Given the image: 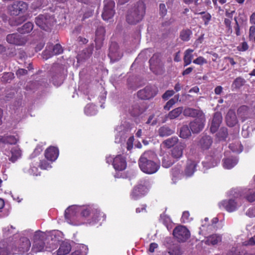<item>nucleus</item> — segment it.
Returning <instances> with one entry per match:
<instances>
[{
  "label": "nucleus",
  "instance_id": "3c124183",
  "mask_svg": "<svg viewBox=\"0 0 255 255\" xmlns=\"http://www.w3.org/2000/svg\"><path fill=\"white\" fill-rule=\"evenodd\" d=\"M229 147L232 151L237 153H240L243 148V146L238 142L230 144Z\"/></svg>",
  "mask_w": 255,
  "mask_h": 255
},
{
  "label": "nucleus",
  "instance_id": "8fccbe9b",
  "mask_svg": "<svg viewBox=\"0 0 255 255\" xmlns=\"http://www.w3.org/2000/svg\"><path fill=\"white\" fill-rule=\"evenodd\" d=\"M171 153L173 157L179 158L182 155L183 150L181 147L176 146L172 150Z\"/></svg>",
  "mask_w": 255,
  "mask_h": 255
},
{
  "label": "nucleus",
  "instance_id": "58836bf2",
  "mask_svg": "<svg viewBox=\"0 0 255 255\" xmlns=\"http://www.w3.org/2000/svg\"><path fill=\"white\" fill-rule=\"evenodd\" d=\"M235 12L234 11H232L231 12H229L228 11L226 12L225 15L226 16L228 17L225 18L224 19V24L226 27L228 28L229 31H231L232 32V29L231 26V21L233 18V13Z\"/></svg>",
  "mask_w": 255,
  "mask_h": 255
},
{
  "label": "nucleus",
  "instance_id": "f704fd0d",
  "mask_svg": "<svg viewBox=\"0 0 255 255\" xmlns=\"http://www.w3.org/2000/svg\"><path fill=\"white\" fill-rule=\"evenodd\" d=\"M129 112L132 116L137 117L143 112V110L140 108L138 104L135 103L132 105L129 109Z\"/></svg>",
  "mask_w": 255,
  "mask_h": 255
},
{
  "label": "nucleus",
  "instance_id": "4468645a",
  "mask_svg": "<svg viewBox=\"0 0 255 255\" xmlns=\"http://www.w3.org/2000/svg\"><path fill=\"white\" fill-rule=\"evenodd\" d=\"M6 39L8 43L16 45H23L27 41L25 37L17 33L8 34Z\"/></svg>",
  "mask_w": 255,
  "mask_h": 255
},
{
  "label": "nucleus",
  "instance_id": "0e129e2a",
  "mask_svg": "<svg viewBox=\"0 0 255 255\" xmlns=\"http://www.w3.org/2000/svg\"><path fill=\"white\" fill-rule=\"evenodd\" d=\"M134 141V137L130 136L128 139L127 142V148L128 150H131L133 147V143Z\"/></svg>",
  "mask_w": 255,
  "mask_h": 255
},
{
  "label": "nucleus",
  "instance_id": "338daca9",
  "mask_svg": "<svg viewBox=\"0 0 255 255\" xmlns=\"http://www.w3.org/2000/svg\"><path fill=\"white\" fill-rule=\"evenodd\" d=\"M27 73V71L25 69H19L16 72L17 76H23Z\"/></svg>",
  "mask_w": 255,
  "mask_h": 255
},
{
  "label": "nucleus",
  "instance_id": "7ed1b4c3",
  "mask_svg": "<svg viewBox=\"0 0 255 255\" xmlns=\"http://www.w3.org/2000/svg\"><path fill=\"white\" fill-rule=\"evenodd\" d=\"M45 233L41 231L35 232L34 235V243L32 247V251L34 253L44 252L45 251H50L48 248L45 246V243L43 239L45 238Z\"/></svg>",
  "mask_w": 255,
  "mask_h": 255
},
{
  "label": "nucleus",
  "instance_id": "49530a36",
  "mask_svg": "<svg viewBox=\"0 0 255 255\" xmlns=\"http://www.w3.org/2000/svg\"><path fill=\"white\" fill-rule=\"evenodd\" d=\"M179 95H176L174 96V98L169 100L164 106V109L169 111L171 107L179 100Z\"/></svg>",
  "mask_w": 255,
  "mask_h": 255
},
{
  "label": "nucleus",
  "instance_id": "2f4dec72",
  "mask_svg": "<svg viewBox=\"0 0 255 255\" xmlns=\"http://www.w3.org/2000/svg\"><path fill=\"white\" fill-rule=\"evenodd\" d=\"M33 29V24L31 22H27L18 27L17 30L19 33L24 34L30 33Z\"/></svg>",
  "mask_w": 255,
  "mask_h": 255
},
{
  "label": "nucleus",
  "instance_id": "20e7f679",
  "mask_svg": "<svg viewBox=\"0 0 255 255\" xmlns=\"http://www.w3.org/2000/svg\"><path fill=\"white\" fill-rule=\"evenodd\" d=\"M28 8V4L26 2L17 0L13 2L8 6V9L10 15L18 16L25 13Z\"/></svg>",
  "mask_w": 255,
  "mask_h": 255
},
{
  "label": "nucleus",
  "instance_id": "a18cd8bd",
  "mask_svg": "<svg viewBox=\"0 0 255 255\" xmlns=\"http://www.w3.org/2000/svg\"><path fill=\"white\" fill-rule=\"evenodd\" d=\"M161 221L163 224L166 226L168 230H170L172 228V222L169 216L165 214L160 216Z\"/></svg>",
  "mask_w": 255,
  "mask_h": 255
},
{
  "label": "nucleus",
  "instance_id": "4d7b16f0",
  "mask_svg": "<svg viewBox=\"0 0 255 255\" xmlns=\"http://www.w3.org/2000/svg\"><path fill=\"white\" fill-rule=\"evenodd\" d=\"M200 14H204L202 16V19L204 21L205 24H208L209 21L211 20V16L210 13H206L205 11H203L199 13Z\"/></svg>",
  "mask_w": 255,
  "mask_h": 255
},
{
  "label": "nucleus",
  "instance_id": "9b49d317",
  "mask_svg": "<svg viewBox=\"0 0 255 255\" xmlns=\"http://www.w3.org/2000/svg\"><path fill=\"white\" fill-rule=\"evenodd\" d=\"M148 190L146 182H144L143 184H139L132 190L130 194L131 198L133 200H137L145 195Z\"/></svg>",
  "mask_w": 255,
  "mask_h": 255
},
{
  "label": "nucleus",
  "instance_id": "aec40b11",
  "mask_svg": "<svg viewBox=\"0 0 255 255\" xmlns=\"http://www.w3.org/2000/svg\"><path fill=\"white\" fill-rule=\"evenodd\" d=\"M222 121V114L220 112H216L213 116V120L211 123L210 130L212 133L216 132Z\"/></svg>",
  "mask_w": 255,
  "mask_h": 255
},
{
  "label": "nucleus",
  "instance_id": "f3484780",
  "mask_svg": "<svg viewBox=\"0 0 255 255\" xmlns=\"http://www.w3.org/2000/svg\"><path fill=\"white\" fill-rule=\"evenodd\" d=\"M45 234L46 242L47 243L51 242L50 245L55 246L60 241L62 235V233L58 230H54Z\"/></svg>",
  "mask_w": 255,
  "mask_h": 255
},
{
  "label": "nucleus",
  "instance_id": "9d476101",
  "mask_svg": "<svg viewBox=\"0 0 255 255\" xmlns=\"http://www.w3.org/2000/svg\"><path fill=\"white\" fill-rule=\"evenodd\" d=\"M62 52L63 48L60 44H56L54 46L52 44H48L42 54L43 58L47 59L54 55H59Z\"/></svg>",
  "mask_w": 255,
  "mask_h": 255
},
{
  "label": "nucleus",
  "instance_id": "4c0bfd02",
  "mask_svg": "<svg viewBox=\"0 0 255 255\" xmlns=\"http://www.w3.org/2000/svg\"><path fill=\"white\" fill-rule=\"evenodd\" d=\"M192 34V32L190 29H183L180 32L179 37L183 41H188Z\"/></svg>",
  "mask_w": 255,
  "mask_h": 255
},
{
  "label": "nucleus",
  "instance_id": "774afa93",
  "mask_svg": "<svg viewBox=\"0 0 255 255\" xmlns=\"http://www.w3.org/2000/svg\"><path fill=\"white\" fill-rule=\"evenodd\" d=\"M246 215L249 217H255V209L253 208H250L246 212Z\"/></svg>",
  "mask_w": 255,
  "mask_h": 255
},
{
  "label": "nucleus",
  "instance_id": "e433bc0d",
  "mask_svg": "<svg viewBox=\"0 0 255 255\" xmlns=\"http://www.w3.org/2000/svg\"><path fill=\"white\" fill-rule=\"evenodd\" d=\"M174 130L166 126H162L158 129V133L160 136H167L172 134Z\"/></svg>",
  "mask_w": 255,
  "mask_h": 255
},
{
  "label": "nucleus",
  "instance_id": "c756f323",
  "mask_svg": "<svg viewBox=\"0 0 255 255\" xmlns=\"http://www.w3.org/2000/svg\"><path fill=\"white\" fill-rule=\"evenodd\" d=\"M197 164L196 160H188L185 170L187 176H190L193 174Z\"/></svg>",
  "mask_w": 255,
  "mask_h": 255
},
{
  "label": "nucleus",
  "instance_id": "cd10ccee",
  "mask_svg": "<svg viewBox=\"0 0 255 255\" xmlns=\"http://www.w3.org/2000/svg\"><path fill=\"white\" fill-rule=\"evenodd\" d=\"M249 107L243 105L240 107L237 110V115L242 120V122H245L248 118Z\"/></svg>",
  "mask_w": 255,
  "mask_h": 255
},
{
  "label": "nucleus",
  "instance_id": "680f3d73",
  "mask_svg": "<svg viewBox=\"0 0 255 255\" xmlns=\"http://www.w3.org/2000/svg\"><path fill=\"white\" fill-rule=\"evenodd\" d=\"M189 213L187 211H185L183 213L181 220L182 222L184 223H187L190 221V219L189 218Z\"/></svg>",
  "mask_w": 255,
  "mask_h": 255
},
{
  "label": "nucleus",
  "instance_id": "864d4df0",
  "mask_svg": "<svg viewBox=\"0 0 255 255\" xmlns=\"http://www.w3.org/2000/svg\"><path fill=\"white\" fill-rule=\"evenodd\" d=\"M54 161V160H41L40 163V168L42 169H48V168H50L51 166L50 164Z\"/></svg>",
  "mask_w": 255,
  "mask_h": 255
},
{
  "label": "nucleus",
  "instance_id": "052dcab7",
  "mask_svg": "<svg viewBox=\"0 0 255 255\" xmlns=\"http://www.w3.org/2000/svg\"><path fill=\"white\" fill-rule=\"evenodd\" d=\"M160 54L159 53H155L152 57L149 59V62L150 64L157 63L159 60Z\"/></svg>",
  "mask_w": 255,
  "mask_h": 255
},
{
  "label": "nucleus",
  "instance_id": "4be33fe9",
  "mask_svg": "<svg viewBox=\"0 0 255 255\" xmlns=\"http://www.w3.org/2000/svg\"><path fill=\"white\" fill-rule=\"evenodd\" d=\"M59 154V149L55 146H50L45 151L44 155L46 159H57Z\"/></svg>",
  "mask_w": 255,
  "mask_h": 255
},
{
  "label": "nucleus",
  "instance_id": "c9c22d12",
  "mask_svg": "<svg viewBox=\"0 0 255 255\" xmlns=\"http://www.w3.org/2000/svg\"><path fill=\"white\" fill-rule=\"evenodd\" d=\"M191 131L187 125H183L180 129L179 136L181 138L186 139L191 135Z\"/></svg>",
  "mask_w": 255,
  "mask_h": 255
},
{
  "label": "nucleus",
  "instance_id": "a19ab883",
  "mask_svg": "<svg viewBox=\"0 0 255 255\" xmlns=\"http://www.w3.org/2000/svg\"><path fill=\"white\" fill-rule=\"evenodd\" d=\"M14 74L12 72H4L0 77V81L2 83H10L14 78Z\"/></svg>",
  "mask_w": 255,
  "mask_h": 255
},
{
  "label": "nucleus",
  "instance_id": "6e6552de",
  "mask_svg": "<svg viewBox=\"0 0 255 255\" xmlns=\"http://www.w3.org/2000/svg\"><path fill=\"white\" fill-rule=\"evenodd\" d=\"M80 212H81V215L84 217H86L88 215H90L93 218L92 221L89 222V224H94L100 220V217L103 215L104 217V215L103 213H100L97 209L93 210L91 207H80Z\"/></svg>",
  "mask_w": 255,
  "mask_h": 255
},
{
  "label": "nucleus",
  "instance_id": "2eb2a0df",
  "mask_svg": "<svg viewBox=\"0 0 255 255\" xmlns=\"http://www.w3.org/2000/svg\"><path fill=\"white\" fill-rule=\"evenodd\" d=\"M205 117L196 118L189 124L190 128L193 133L200 132L204 127Z\"/></svg>",
  "mask_w": 255,
  "mask_h": 255
},
{
  "label": "nucleus",
  "instance_id": "09e8293b",
  "mask_svg": "<svg viewBox=\"0 0 255 255\" xmlns=\"http://www.w3.org/2000/svg\"><path fill=\"white\" fill-rule=\"evenodd\" d=\"M244 197L250 202L255 201V192L249 189L245 193Z\"/></svg>",
  "mask_w": 255,
  "mask_h": 255
},
{
  "label": "nucleus",
  "instance_id": "69168bd1",
  "mask_svg": "<svg viewBox=\"0 0 255 255\" xmlns=\"http://www.w3.org/2000/svg\"><path fill=\"white\" fill-rule=\"evenodd\" d=\"M245 246H255V235L251 238L248 241L243 243Z\"/></svg>",
  "mask_w": 255,
  "mask_h": 255
},
{
  "label": "nucleus",
  "instance_id": "c03bdc74",
  "mask_svg": "<svg viewBox=\"0 0 255 255\" xmlns=\"http://www.w3.org/2000/svg\"><path fill=\"white\" fill-rule=\"evenodd\" d=\"M178 138L177 136H172L164 140L163 143L168 148H171L174 146L178 142Z\"/></svg>",
  "mask_w": 255,
  "mask_h": 255
},
{
  "label": "nucleus",
  "instance_id": "423d86ee",
  "mask_svg": "<svg viewBox=\"0 0 255 255\" xmlns=\"http://www.w3.org/2000/svg\"><path fill=\"white\" fill-rule=\"evenodd\" d=\"M138 165L142 172L148 174L155 173L159 168V163L153 160H139Z\"/></svg>",
  "mask_w": 255,
  "mask_h": 255
},
{
  "label": "nucleus",
  "instance_id": "5fc2aeb1",
  "mask_svg": "<svg viewBox=\"0 0 255 255\" xmlns=\"http://www.w3.org/2000/svg\"><path fill=\"white\" fill-rule=\"evenodd\" d=\"M159 15L162 17H164L167 12V9L164 3H160L159 5Z\"/></svg>",
  "mask_w": 255,
  "mask_h": 255
},
{
  "label": "nucleus",
  "instance_id": "bf43d9fd",
  "mask_svg": "<svg viewBox=\"0 0 255 255\" xmlns=\"http://www.w3.org/2000/svg\"><path fill=\"white\" fill-rule=\"evenodd\" d=\"M14 254H16V253L13 250L10 252L7 249L0 248V255H12Z\"/></svg>",
  "mask_w": 255,
  "mask_h": 255
},
{
  "label": "nucleus",
  "instance_id": "37998d69",
  "mask_svg": "<svg viewBox=\"0 0 255 255\" xmlns=\"http://www.w3.org/2000/svg\"><path fill=\"white\" fill-rule=\"evenodd\" d=\"M218 164L217 160H203L202 162L203 169L204 172L208 169L217 166Z\"/></svg>",
  "mask_w": 255,
  "mask_h": 255
},
{
  "label": "nucleus",
  "instance_id": "7c9ffc66",
  "mask_svg": "<svg viewBox=\"0 0 255 255\" xmlns=\"http://www.w3.org/2000/svg\"><path fill=\"white\" fill-rule=\"evenodd\" d=\"M108 163H111L116 170L122 171L127 167L126 160H108Z\"/></svg>",
  "mask_w": 255,
  "mask_h": 255
},
{
  "label": "nucleus",
  "instance_id": "6e6d98bb",
  "mask_svg": "<svg viewBox=\"0 0 255 255\" xmlns=\"http://www.w3.org/2000/svg\"><path fill=\"white\" fill-rule=\"evenodd\" d=\"M193 62L197 65H202L204 64H206L207 61L203 57L199 56L194 59Z\"/></svg>",
  "mask_w": 255,
  "mask_h": 255
},
{
  "label": "nucleus",
  "instance_id": "393cba45",
  "mask_svg": "<svg viewBox=\"0 0 255 255\" xmlns=\"http://www.w3.org/2000/svg\"><path fill=\"white\" fill-rule=\"evenodd\" d=\"M226 122L228 126L233 127L238 123V120L235 112L233 110H230L226 117Z\"/></svg>",
  "mask_w": 255,
  "mask_h": 255
},
{
  "label": "nucleus",
  "instance_id": "b1692460",
  "mask_svg": "<svg viewBox=\"0 0 255 255\" xmlns=\"http://www.w3.org/2000/svg\"><path fill=\"white\" fill-rule=\"evenodd\" d=\"M213 143V139L209 135H204L199 142V145L203 150H207L210 148Z\"/></svg>",
  "mask_w": 255,
  "mask_h": 255
},
{
  "label": "nucleus",
  "instance_id": "13d9d810",
  "mask_svg": "<svg viewBox=\"0 0 255 255\" xmlns=\"http://www.w3.org/2000/svg\"><path fill=\"white\" fill-rule=\"evenodd\" d=\"M249 49V46L247 42L244 41L241 43L240 45L237 47V49L239 51H246Z\"/></svg>",
  "mask_w": 255,
  "mask_h": 255
},
{
  "label": "nucleus",
  "instance_id": "e2e57ef3",
  "mask_svg": "<svg viewBox=\"0 0 255 255\" xmlns=\"http://www.w3.org/2000/svg\"><path fill=\"white\" fill-rule=\"evenodd\" d=\"M174 94L173 90H167L162 96L163 99L167 100L169 97L172 96Z\"/></svg>",
  "mask_w": 255,
  "mask_h": 255
},
{
  "label": "nucleus",
  "instance_id": "72a5a7b5",
  "mask_svg": "<svg viewBox=\"0 0 255 255\" xmlns=\"http://www.w3.org/2000/svg\"><path fill=\"white\" fill-rule=\"evenodd\" d=\"M183 108L182 107L176 108L168 113L167 118L170 120L176 119L179 117L182 113H183Z\"/></svg>",
  "mask_w": 255,
  "mask_h": 255
},
{
  "label": "nucleus",
  "instance_id": "39448f33",
  "mask_svg": "<svg viewBox=\"0 0 255 255\" xmlns=\"http://www.w3.org/2000/svg\"><path fill=\"white\" fill-rule=\"evenodd\" d=\"M158 88L155 85H147L143 89L137 92L138 98L141 100H147L154 98L158 94Z\"/></svg>",
  "mask_w": 255,
  "mask_h": 255
},
{
  "label": "nucleus",
  "instance_id": "473e14b6",
  "mask_svg": "<svg viewBox=\"0 0 255 255\" xmlns=\"http://www.w3.org/2000/svg\"><path fill=\"white\" fill-rule=\"evenodd\" d=\"M193 51L194 50L191 49H188L185 51L183 58L184 66H187L191 63L193 58V55L192 54Z\"/></svg>",
  "mask_w": 255,
  "mask_h": 255
},
{
  "label": "nucleus",
  "instance_id": "79ce46f5",
  "mask_svg": "<svg viewBox=\"0 0 255 255\" xmlns=\"http://www.w3.org/2000/svg\"><path fill=\"white\" fill-rule=\"evenodd\" d=\"M11 156L10 159H18L22 156V151L18 146H15L11 148Z\"/></svg>",
  "mask_w": 255,
  "mask_h": 255
},
{
  "label": "nucleus",
  "instance_id": "f257e3e1",
  "mask_svg": "<svg viewBox=\"0 0 255 255\" xmlns=\"http://www.w3.org/2000/svg\"><path fill=\"white\" fill-rule=\"evenodd\" d=\"M146 4L143 0H139L129 8L127 11L126 21L131 25H135L143 19L146 12Z\"/></svg>",
  "mask_w": 255,
  "mask_h": 255
},
{
  "label": "nucleus",
  "instance_id": "603ef678",
  "mask_svg": "<svg viewBox=\"0 0 255 255\" xmlns=\"http://www.w3.org/2000/svg\"><path fill=\"white\" fill-rule=\"evenodd\" d=\"M237 164V160H223L222 165L225 169H230Z\"/></svg>",
  "mask_w": 255,
  "mask_h": 255
},
{
  "label": "nucleus",
  "instance_id": "5701e85b",
  "mask_svg": "<svg viewBox=\"0 0 255 255\" xmlns=\"http://www.w3.org/2000/svg\"><path fill=\"white\" fill-rule=\"evenodd\" d=\"M105 30L103 27H99L96 31L95 39L96 49L98 50L100 49L102 46V41L104 40L105 36Z\"/></svg>",
  "mask_w": 255,
  "mask_h": 255
},
{
  "label": "nucleus",
  "instance_id": "1a4fd4ad",
  "mask_svg": "<svg viewBox=\"0 0 255 255\" xmlns=\"http://www.w3.org/2000/svg\"><path fill=\"white\" fill-rule=\"evenodd\" d=\"M173 235L178 242H184L190 237V233L185 227L180 225L174 229Z\"/></svg>",
  "mask_w": 255,
  "mask_h": 255
},
{
  "label": "nucleus",
  "instance_id": "a878e982",
  "mask_svg": "<svg viewBox=\"0 0 255 255\" xmlns=\"http://www.w3.org/2000/svg\"><path fill=\"white\" fill-rule=\"evenodd\" d=\"M71 250V246L69 243L67 241H64L61 243L59 249L57 250L58 255H67Z\"/></svg>",
  "mask_w": 255,
  "mask_h": 255
},
{
  "label": "nucleus",
  "instance_id": "f8f14e48",
  "mask_svg": "<svg viewBox=\"0 0 255 255\" xmlns=\"http://www.w3.org/2000/svg\"><path fill=\"white\" fill-rule=\"evenodd\" d=\"M123 54L119 51L118 44L116 42H112L109 47L108 57L113 62L119 61Z\"/></svg>",
  "mask_w": 255,
  "mask_h": 255
},
{
  "label": "nucleus",
  "instance_id": "a211bd4d",
  "mask_svg": "<svg viewBox=\"0 0 255 255\" xmlns=\"http://www.w3.org/2000/svg\"><path fill=\"white\" fill-rule=\"evenodd\" d=\"M80 207L73 205L66 209L65 212V217L67 222L70 223L75 220V217L78 212H80Z\"/></svg>",
  "mask_w": 255,
  "mask_h": 255
},
{
  "label": "nucleus",
  "instance_id": "412c9836",
  "mask_svg": "<svg viewBox=\"0 0 255 255\" xmlns=\"http://www.w3.org/2000/svg\"><path fill=\"white\" fill-rule=\"evenodd\" d=\"M96 6V3L95 2H92L82 7L81 10L83 12V15L82 18V21L93 16Z\"/></svg>",
  "mask_w": 255,
  "mask_h": 255
},
{
  "label": "nucleus",
  "instance_id": "de8ad7c7",
  "mask_svg": "<svg viewBox=\"0 0 255 255\" xmlns=\"http://www.w3.org/2000/svg\"><path fill=\"white\" fill-rule=\"evenodd\" d=\"M156 155L151 150L145 151L140 156L139 159H153L155 158Z\"/></svg>",
  "mask_w": 255,
  "mask_h": 255
},
{
  "label": "nucleus",
  "instance_id": "6ab92c4d",
  "mask_svg": "<svg viewBox=\"0 0 255 255\" xmlns=\"http://www.w3.org/2000/svg\"><path fill=\"white\" fill-rule=\"evenodd\" d=\"M183 115L185 117L199 118L205 117L203 111L200 109L192 108H186L183 111Z\"/></svg>",
  "mask_w": 255,
  "mask_h": 255
},
{
  "label": "nucleus",
  "instance_id": "c85d7f7f",
  "mask_svg": "<svg viewBox=\"0 0 255 255\" xmlns=\"http://www.w3.org/2000/svg\"><path fill=\"white\" fill-rule=\"evenodd\" d=\"M221 242L222 237L221 235L213 234L207 237L205 243L208 245H216Z\"/></svg>",
  "mask_w": 255,
  "mask_h": 255
},
{
  "label": "nucleus",
  "instance_id": "ddd939ff",
  "mask_svg": "<svg viewBox=\"0 0 255 255\" xmlns=\"http://www.w3.org/2000/svg\"><path fill=\"white\" fill-rule=\"evenodd\" d=\"M31 243L28 239L23 237L20 239L16 245V248L13 251L16 254H22L27 252L30 249Z\"/></svg>",
  "mask_w": 255,
  "mask_h": 255
},
{
  "label": "nucleus",
  "instance_id": "dca6fc26",
  "mask_svg": "<svg viewBox=\"0 0 255 255\" xmlns=\"http://www.w3.org/2000/svg\"><path fill=\"white\" fill-rule=\"evenodd\" d=\"M239 206L237 202L234 199L225 200L219 203L220 208L225 209L229 212L235 211Z\"/></svg>",
  "mask_w": 255,
  "mask_h": 255
},
{
  "label": "nucleus",
  "instance_id": "f03ea898",
  "mask_svg": "<svg viewBox=\"0 0 255 255\" xmlns=\"http://www.w3.org/2000/svg\"><path fill=\"white\" fill-rule=\"evenodd\" d=\"M55 22L54 17L47 13L39 14L35 18L36 24L45 31L49 30Z\"/></svg>",
  "mask_w": 255,
  "mask_h": 255
},
{
  "label": "nucleus",
  "instance_id": "ea45409f",
  "mask_svg": "<svg viewBox=\"0 0 255 255\" xmlns=\"http://www.w3.org/2000/svg\"><path fill=\"white\" fill-rule=\"evenodd\" d=\"M245 83L246 80L244 78L239 77L234 80L232 87L235 89H239L245 84Z\"/></svg>",
  "mask_w": 255,
  "mask_h": 255
},
{
  "label": "nucleus",
  "instance_id": "bb28decb",
  "mask_svg": "<svg viewBox=\"0 0 255 255\" xmlns=\"http://www.w3.org/2000/svg\"><path fill=\"white\" fill-rule=\"evenodd\" d=\"M18 139L14 135H4L0 136V143L3 144H15Z\"/></svg>",
  "mask_w": 255,
  "mask_h": 255
},
{
  "label": "nucleus",
  "instance_id": "0eeeda50",
  "mask_svg": "<svg viewBox=\"0 0 255 255\" xmlns=\"http://www.w3.org/2000/svg\"><path fill=\"white\" fill-rule=\"evenodd\" d=\"M104 7L102 14L103 20L108 21L115 14V2L113 0H104Z\"/></svg>",
  "mask_w": 255,
  "mask_h": 255
}]
</instances>
